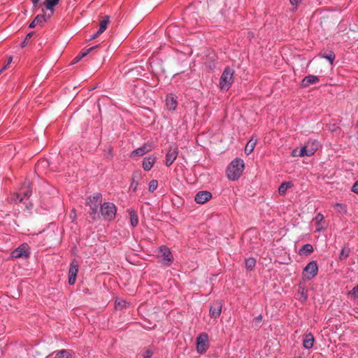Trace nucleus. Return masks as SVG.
Instances as JSON below:
<instances>
[{
  "instance_id": "obj_1",
  "label": "nucleus",
  "mask_w": 358,
  "mask_h": 358,
  "mask_svg": "<svg viewBox=\"0 0 358 358\" xmlns=\"http://www.w3.org/2000/svg\"><path fill=\"white\" fill-rule=\"evenodd\" d=\"M245 164L243 160L236 158L233 160L227 166L226 173L229 180H237L244 170Z\"/></svg>"
},
{
  "instance_id": "obj_2",
  "label": "nucleus",
  "mask_w": 358,
  "mask_h": 358,
  "mask_svg": "<svg viewBox=\"0 0 358 358\" xmlns=\"http://www.w3.org/2000/svg\"><path fill=\"white\" fill-rule=\"evenodd\" d=\"M101 202L102 196L100 193H96L92 197H89L87 199V205L90 206V209L89 213L91 217L94 220L100 217L98 209L101 207Z\"/></svg>"
},
{
  "instance_id": "obj_3",
  "label": "nucleus",
  "mask_w": 358,
  "mask_h": 358,
  "mask_svg": "<svg viewBox=\"0 0 358 358\" xmlns=\"http://www.w3.org/2000/svg\"><path fill=\"white\" fill-rule=\"evenodd\" d=\"M234 71L229 67H227L220 78V87L222 90H228L233 82Z\"/></svg>"
},
{
  "instance_id": "obj_4",
  "label": "nucleus",
  "mask_w": 358,
  "mask_h": 358,
  "mask_svg": "<svg viewBox=\"0 0 358 358\" xmlns=\"http://www.w3.org/2000/svg\"><path fill=\"white\" fill-rule=\"evenodd\" d=\"M101 215L106 220H111L115 217L116 213L115 206L110 202H106L100 207Z\"/></svg>"
},
{
  "instance_id": "obj_5",
  "label": "nucleus",
  "mask_w": 358,
  "mask_h": 358,
  "mask_svg": "<svg viewBox=\"0 0 358 358\" xmlns=\"http://www.w3.org/2000/svg\"><path fill=\"white\" fill-rule=\"evenodd\" d=\"M317 148L318 143L317 141H308L304 146L301 148L299 155L300 157L312 156L316 152Z\"/></svg>"
},
{
  "instance_id": "obj_6",
  "label": "nucleus",
  "mask_w": 358,
  "mask_h": 358,
  "mask_svg": "<svg viewBox=\"0 0 358 358\" xmlns=\"http://www.w3.org/2000/svg\"><path fill=\"white\" fill-rule=\"evenodd\" d=\"M317 271L318 267L316 262H310L303 269V278L306 280H311L317 274Z\"/></svg>"
},
{
  "instance_id": "obj_7",
  "label": "nucleus",
  "mask_w": 358,
  "mask_h": 358,
  "mask_svg": "<svg viewBox=\"0 0 358 358\" xmlns=\"http://www.w3.org/2000/svg\"><path fill=\"white\" fill-rule=\"evenodd\" d=\"M30 254L29 247L27 243L20 245L18 248L15 249L10 254L12 258H27Z\"/></svg>"
},
{
  "instance_id": "obj_8",
  "label": "nucleus",
  "mask_w": 358,
  "mask_h": 358,
  "mask_svg": "<svg viewBox=\"0 0 358 358\" xmlns=\"http://www.w3.org/2000/svg\"><path fill=\"white\" fill-rule=\"evenodd\" d=\"M208 348V336L206 333L199 335L196 338V350L200 354L203 353Z\"/></svg>"
},
{
  "instance_id": "obj_9",
  "label": "nucleus",
  "mask_w": 358,
  "mask_h": 358,
  "mask_svg": "<svg viewBox=\"0 0 358 358\" xmlns=\"http://www.w3.org/2000/svg\"><path fill=\"white\" fill-rule=\"evenodd\" d=\"M78 266V262L76 259H73L70 264L69 269V283L71 285H74L76 282Z\"/></svg>"
},
{
  "instance_id": "obj_10",
  "label": "nucleus",
  "mask_w": 358,
  "mask_h": 358,
  "mask_svg": "<svg viewBox=\"0 0 358 358\" xmlns=\"http://www.w3.org/2000/svg\"><path fill=\"white\" fill-rule=\"evenodd\" d=\"M222 303L220 301H216L212 303L210 307V315L211 317L217 318L220 316L222 310Z\"/></svg>"
},
{
  "instance_id": "obj_11",
  "label": "nucleus",
  "mask_w": 358,
  "mask_h": 358,
  "mask_svg": "<svg viewBox=\"0 0 358 358\" xmlns=\"http://www.w3.org/2000/svg\"><path fill=\"white\" fill-rule=\"evenodd\" d=\"M152 145L150 143H146L143 145H142L141 147L134 150L131 153V157H134L143 156V155H145L147 152H148L150 150H152Z\"/></svg>"
},
{
  "instance_id": "obj_12",
  "label": "nucleus",
  "mask_w": 358,
  "mask_h": 358,
  "mask_svg": "<svg viewBox=\"0 0 358 358\" xmlns=\"http://www.w3.org/2000/svg\"><path fill=\"white\" fill-rule=\"evenodd\" d=\"M212 198V194L208 191L199 192L195 197V201L199 204H203Z\"/></svg>"
},
{
  "instance_id": "obj_13",
  "label": "nucleus",
  "mask_w": 358,
  "mask_h": 358,
  "mask_svg": "<svg viewBox=\"0 0 358 358\" xmlns=\"http://www.w3.org/2000/svg\"><path fill=\"white\" fill-rule=\"evenodd\" d=\"M178 156V148L171 147L166 155V165L170 166L176 160Z\"/></svg>"
},
{
  "instance_id": "obj_14",
  "label": "nucleus",
  "mask_w": 358,
  "mask_h": 358,
  "mask_svg": "<svg viewBox=\"0 0 358 358\" xmlns=\"http://www.w3.org/2000/svg\"><path fill=\"white\" fill-rule=\"evenodd\" d=\"M30 182H25L23 183L21 189H20V194H22L23 196H20V195H17V198H19L20 201H22L24 198H29L31 194V189L30 187Z\"/></svg>"
},
{
  "instance_id": "obj_15",
  "label": "nucleus",
  "mask_w": 358,
  "mask_h": 358,
  "mask_svg": "<svg viewBox=\"0 0 358 358\" xmlns=\"http://www.w3.org/2000/svg\"><path fill=\"white\" fill-rule=\"evenodd\" d=\"M319 78L314 75H308L306 76L301 82V85L303 87H309L310 85L316 84L319 82Z\"/></svg>"
},
{
  "instance_id": "obj_16",
  "label": "nucleus",
  "mask_w": 358,
  "mask_h": 358,
  "mask_svg": "<svg viewBox=\"0 0 358 358\" xmlns=\"http://www.w3.org/2000/svg\"><path fill=\"white\" fill-rule=\"evenodd\" d=\"M315 342L314 336L312 334H308L304 336L303 339V345L306 349H310L313 346Z\"/></svg>"
},
{
  "instance_id": "obj_17",
  "label": "nucleus",
  "mask_w": 358,
  "mask_h": 358,
  "mask_svg": "<svg viewBox=\"0 0 358 358\" xmlns=\"http://www.w3.org/2000/svg\"><path fill=\"white\" fill-rule=\"evenodd\" d=\"M166 105L169 110H174L178 105L176 99L172 94L168 95L166 99Z\"/></svg>"
},
{
  "instance_id": "obj_18",
  "label": "nucleus",
  "mask_w": 358,
  "mask_h": 358,
  "mask_svg": "<svg viewBox=\"0 0 358 358\" xmlns=\"http://www.w3.org/2000/svg\"><path fill=\"white\" fill-rule=\"evenodd\" d=\"M46 21L45 17L43 15H38L34 20L29 24V27L32 29L34 28L36 25L42 26L43 23Z\"/></svg>"
},
{
  "instance_id": "obj_19",
  "label": "nucleus",
  "mask_w": 358,
  "mask_h": 358,
  "mask_svg": "<svg viewBox=\"0 0 358 358\" xmlns=\"http://www.w3.org/2000/svg\"><path fill=\"white\" fill-rule=\"evenodd\" d=\"M160 252L163 257L164 260L167 261L169 263L171 262L173 260V257L171 251L166 246H162L160 248Z\"/></svg>"
},
{
  "instance_id": "obj_20",
  "label": "nucleus",
  "mask_w": 358,
  "mask_h": 358,
  "mask_svg": "<svg viewBox=\"0 0 358 358\" xmlns=\"http://www.w3.org/2000/svg\"><path fill=\"white\" fill-rule=\"evenodd\" d=\"M155 162V157H148L143 159V168L145 171H150Z\"/></svg>"
},
{
  "instance_id": "obj_21",
  "label": "nucleus",
  "mask_w": 358,
  "mask_h": 358,
  "mask_svg": "<svg viewBox=\"0 0 358 358\" xmlns=\"http://www.w3.org/2000/svg\"><path fill=\"white\" fill-rule=\"evenodd\" d=\"M110 22V16L106 15L103 20L100 22V27L98 30V34H102L107 28L108 23Z\"/></svg>"
},
{
  "instance_id": "obj_22",
  "label": "nucleus",
  "mask_w": 358,
  "mask_h": 358,
  "mask_svg": "<svg viewBox=\"0 0 358 358\" xmlns=\"http://www.w3.org/2000/svg\"><path fill=\"white\" fill-rule=\"evenodd\" d=\"M59 0H45V6L46 8L51 11V13L54 12V7L58 4Z\"/></svg>"
},
{
  "instance_id": "obj_23",
  "label": "nucleus",
  "mask_w": 358,
  "mask_h": 358,
  "mask_svg": "<svg viewBox=\"0 0 358 358\" xmlns=\"http://www.w3.org/2000/svg\"><path fill=\"white\" fill-rule=\"evenodd\" d=\"M313 252V247L310 244L304 245L300 250L299 253L301 255H308Z\"/></svg>"
},
{
  "instance_id": "obj_24",
  "label": "nucleus",
  "mask_w": 358,
  "mask_h": 358,
  "mask_svg": "<svg viewBox=\"0 0 358 358\" xmlns=\"http://www.w3.org/2000/svg\"><path fill=\"white\" fill-rule=\"evenodd\" d=\"M130 223L132 227H136L138 223V218L134 210H129Z\"/></svg>"
},
{
  "instance_id": "obj_25",
  "label": "nucleus",
  "mask_w": 358,
  "mask_h": 358,
  "mask_svg": "<svg viewBox=\"0 0 358 358\" xmlns=\"http://www.w3.org/2000/svg\"><path fill=\"white\" fill-rule=\"evenodd\" d=\"M292 184L289 182H282L278 188V192L280 194H285L287 190L291 187Z\"/></svg>"
},
{
  "instance_id": "obj_26",
  "label": "nucleus",
  "mask_w": 358,
  "mask_h": 358,
  "mask_svg": "<svg viewBox=\"0 0 358 358\" xmlns=\"http://www.w3.org/2000/svg\"><path fill=\"white\" fill-rule=\"evenodd\" d=\"M334 208L341 214L347 213V207L343 203H336L334 204Z\"/></svg>"
},
{
  "instance_id": "obj_27",
  "label": "nucleus",
  "mask_w": 358,
  "mask_h": 358,
  "mask_svg": "<svg viewBox=\"0 0 358 358\" xmlns=\"http://www.w3.org/2000/svg\"><path fill=\"white\" fill-rule=\"evenodd\" d=\"M55 358H71V355L69 351L62 350L56 354Z\"/></svg>"
},
{
  "instance_id": "obj_28",
  "label": "nucleus",
  "mask_w": 358,
  "mask_h": 358,
  "mask_svg": "<svg viewBox=\"0 0 358 358\" xmlns=\"http://www.w3.org/2000/svg\"><path fill=\"white\" fill-rule=\"evenodd\" d=\"M329 18L327 17H324L322 20H321V22H320V24L322 26V27L323 28V29H330L331 28V26L329 24ZM335 25V24H333L331 25V27H334Z\"/></svg>"
},
{
  "instance_id": "obj_29",
  "label": "nucleus",
  "mask_w": 358,
  "mask_h": 358,
  "mask_svg": "<svg viewBox=\"0 0 358 358\" xmlns=\"http://www.w3.org/2000/svg\"><path fill=\"white\" fill-rule=\"evenodd\" d=\"M350 252V250L349 248H343L341 250V253L339 255V259L340 260L345 259L349 256Z\"/></svg>"
},
{
  "instance_id": "obj_30",
  "label": "nucleus",
  "mask_w": 358,
  "mask_h": 358,
  "mask_svg": "<svg viewBox=\"0 0 358 358\" xmlns=\"http://www.w3.org/2000/svg\"><path fill=\"white\" fill-rule=\"evenodd\" d=\"M257 143V138H254L252 137L248 141V150H249L250 152H252L255 145Z\"/></svg>"
},
{
  "instance_id": "obj_31",
  "label": "nucleus",
  "mask_w": 358,
  "mask_h": 358,
  "mask_svg": "<svg viewBox=\"0 0 358 358\" xmlns=\"http://www.w3.org/2000/svg\"><path fill=\"white\" fill-rule=\"evenodd\" d=\"M158 186V182L156 180H152L149 183V191L154 192Z\"/></svg>"
},
{
  "instance_id": "obj_32",
  "label": "nucleus",
  "mask_w": 358,
  "mask_h": 358,
  "mask_svg": "<svg viewBox=\"0 0 358 358\" xmlns=\"http://www.w3.org/2000/svg\"><path fill=\"white\" fill-rule=\"evenodd\" d=\"M262 321V315H259L255 317L252 322V324L255 329L259 328L260 327V323Z\"/></svg>"
},
{
  "instance_id": "obj_33",
  "label": "nucleus",
  "mask_w": 358,
  "mask_h": 358,
  "mask_svg": "<svg viewBox=\"0 0 358 358\" xmlns=\"http://www.w3.org/2000/svg\"><path fill=\"white\" fill-rule=\"evenodd\" d=\"M98 47H99V45H95V46L91 47L89 49H87V50L80 52L79 55H80V57L82 58H83L84 57L87 55L92 50H93L94 49L97 48Z\"/></svg>"
},
{
  "instance_id": "obj_34",
  "label": "nucleus",
  "mask_w": 358,
  "mask_h": 358,
  "mask_svg": "<svg viewBox=\"0 0 358 358\" xmlns=\"http://www.w3.org/2000/svg\"><path fill=\"white\" fill-rule=\"evenodd\" d=\"M153 355V350L152 348H148L145 350V352L143 353V357L144 358H150Z\"/></svg>"
},
{
  "instance_id": "obj_35",
  "label": "nucleus",
  "mask_w": 358,
  "mask_h": 358,
  "mask_svg": "<svg viewBox=\"0 0 358 358\" xmlns=\"http://www.w3.org/2000/svg\"><path fill=\"white\" fill-rule=\"evenodd\" d=\"M256 264V260L254 258L248 259V269L253 268Z\"/></svg>"
},
{
  "instance_id": "obj_36",
  "label": "nucleus",
  "mask_w": 358,
  "mask_h": 358,
  "mask_svg": "<svg viewBox=\"0 0 358 358\" xmlns=\"http://www.w3.org/2000/svg\"><path fill=\"white\" fill-rule=\"evenodd\" d=\"M127 302L124 300L116 301H115V307L116 308H122L126 306Z\"/></svg>"
},
{
  "instance_id": "obj_37",
  "label": "nucleus",
  "mask_w": 358,
  "mask_h": 358,
  "mask_svg": "<svg viewBox=\"0 0 358 358\" xmlns=\"http://www.w3.org/2000/svg\"><path fill=\"white\" fill-rule=\"evenodd\" d=\"M324 57L329 60V62L332 64L334 60L335 59V55L334 52H330L329 55L324 56Z\"/></svg>"
},
{
  "instance_id": "obj_38",
  "label": "nucleus",
  "mask_w": 358,
  "mask_h": 358,
  "mask_svg": "<svg viewBox=\"0 0 358 358\" xmlns=\"http://www.w3.org/2000/svg\"><path fill=\"white\" fill-rule=\"evenodd\" d=\"M350 294L354 298H358V284L350 292Z\"/></svg>"
},
{
  "instance_id": "obj_39",
  "label": "nucleus",
  "mask_w": 358,
  "mask_h": 358,
  "mask_svg": "<svg viewBox=\"0 0 358 358\" xmlns=\"http://www.w3.org/2000/svg\"><path fill=\"white\" fill-rule=\"evenodd\" d=\"M324 220V216L321 213H318L315 217V220L316 221L317 223H320L321 222L322 220Z\"/></svg>"
},
{
  "instance_id": "obj_40",
  "label": "nucleus",
  "mask_w": 358,
  "mask_h": 358,
  "mask_svg": "<svg viewBox=\"0 0 358 358\" xmlns=\"http://www.w3.org/2000/svg\"><path fill=\"white\" fill-rule=\"evenodd\" d=\"M12 60H13V57H10L8 58V62L6 63V65L0 70V73H2L3 71H4L7 68V66L12 62Z\"/></svg>"
},
{
  "instance_id": "obj_41",
  "label": "nucleus",
  "mask_w": 358,
  "mask_h": 358,
  "mask_svg": "<svg viewBox=\"0 0 358 358\" xmlns=\"http://www.w3.org/2000/svg\"><path fill=\"white\" fill-rule=\"evenodd\" d=\"M138 185V184L137 182H135L134 180L132 181V182L131 184V189L132 192H135L136 191Z\"/></svg>"
},
{
  "instance_id": "obj_42",
  "label": "nucleus",
  "mask_w": 358,
  "mask_h": 358,
  "mask_svg": "<svg viewBox=\"0 0 358 358\" xmlns=\"http://www.w3.org/2000/svg\"><path fill=\"white\" fill-rule=\"evenodd\" d=\"M352 191L356 194H358V180L353 185Z\"/></svg>"
},
{
  "instance_id": "obj_43",
  "label": "nucleus",
  "mask_w": 358,
  "mask_h": 358,
  "mask_svg": "<svg viewBox=\"0 0 358 358\" xmlns=\"http://www.w3.org/2000/svg\"><path fill=\"white\" fill-rule=\"evenodd\" d=\"M82 59V57H80V55H78L74 59H73V61L72 62V64H76L78 63V62H80V60Z\"/></svg>"
},
{
  "instance_id": "obj_44",
  "label": "nucleus",
  "mask_w": 358,
  "mask_h": 358,
  "mask_svg": "<svg viewBox=\"0 0 358 358\" xmlns=\"http://www.w3.org/2000/svg\"><path fill=\"white\" fill-rule=\"evenodd\" d=\"M299 150H298L297 149H295V150H294L292 151V155L293 157L299 156Z\"/></svg>"
},
{
  "instance_id": "obj_45",
  "label": "nucleus",
  "mask_w": 358,
  "mask_h": 358,
  "mask_svg": "<svg viewBox=\"0 0 358 358\" xmlns=\"http://www.w3.org/2000/svg\"><path fill=\"white\" fill-rule=\"evenodd\" d=\"M34 32H30L29 34H27L26 36V40H29V38H31L32 37V36L34 35Z\"/></svg>"
},
{
  "instance_id": "obj_46",
  "label": "nucleus",
  "mask_w": 358,
  "mask_h": 358,
  "mask_svg": "<svg viewBox=\"0 0 358 358\" xmlns=\"http://www.w3.org/2000/svg\"><path fill=\"white\" fill-rule=\"evenodd\" d=\"M101 34H98V31L91 36L90 40L94 39L98 37Z\"/></svg>"
},
{
  "instance_id": "obj_47",
  "label": "nucleus",
  "mask_w": 358,
  "mask_h": 358,
  "mask_svg": "<svg viewBox=\"0 0 358 358\" xmlns=\"http://www.w3.org/2000/svg\"><path fill=\"white\" fill-rule=\"evenodd\" d=\"M289 1H290L291 4L293 6L297 5L299 1V0H289Z\"/></svg>"
},
{
  "instance_id": "obj_48",
  "label": "nucleus",
  "mask_w": 358,
  "mask_h": 358,
  "mask_svg": "<svg viewBox=\"0 0 358 358\" xmlns=\"http://www.w3.org/2000/svg\"><path fill=\"white\" fill-rule=\"evenodd\" d=\"M301 297L303 300H306L307 299V294L304 292L303 290L301 292Z\"/></svg>"
},
{
  "instance_id": "obj_49",
  "label": "nucleus",
  "mask_w": 358,
  "mask_h": 358,
  "mask_svg": "<svg viewBox=\"0 0 358 358\" xmlns=\"http://www.w3.org/2000/svg\"><path fill=\"white\" fill-rule=\"evenodd\" d=\"M40 0H32L34 7H36Z\"/></svg>"
},
{
  "instance_id": "obj_50",
  "label": "nucleus",
  "mask_w": 358,
  "mask_h": 358,
  "mask_svg": "<svg viewBox=\"0 0 358 358\" xmlns=\"http://www.w3.org/2000/svg\"><path fill=\"white\" fill-rule=\"evenodd\" d=\"M27 41L26 38L22 41V44H21V46L23 48L24 46H26L27 45Z\"/></svg>"
},
{
  "instance_id": "obj_51",
  "label": "nucleus",
  "mask_w": 358,
  "mask_h": 358,
  "mask_svg": "<svg viewBox=\"0 0 358 358\" xmlns=\"http://www.w3.org/2000/svg\"><path fill=\"white\" fill-rule=\"evenodd\" d=\"M244 151L246 152V145L244 148Z\"/></svg>"
},
{
  "instance_id": "obj_52",
  "label": "nucleus",
  "mask_w": 358,
  "mask_h": 358,
  "mask_svg": "<svg viewBox=\"0 0 358 358\" xmlns=\"http://www.w3.org/2000/svg\"><path fill=\"white\" fill-rule=\"evenodd\" d=\"M296 358H301V357H296Z\"/></svg>"
}]
</instances>
